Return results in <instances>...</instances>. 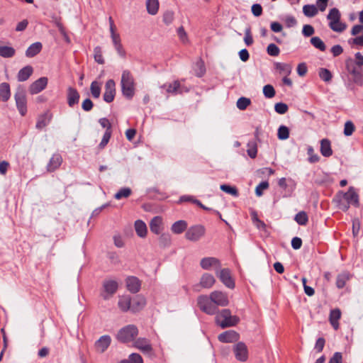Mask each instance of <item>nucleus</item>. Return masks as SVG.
I'll list each match as a JSON object with an SVG mask.
<instances>
[{"label": "nucleus", "mask_w": 363, "mask_h": 363, "mask_svg": "<svg viewBox=\"0 0 363 363\" xmlns=\"http://www.w3.org/2000/svg\"><path fill=\"white\" fill-rule=\"evenodd\" d=\"M335 201L338 208L343 211H347L350 205L359 206V195L353 186H350L345 193L338 192Z\"/></svg>", "instance_id": "f257e3e1"}, {"label": "nucleus", "mask_w": 363, "mask_h": 363, "mask_svg": "<svg viewBox=\"0 0 363 363\" xmlns=\"http://www.w3.org/2000/svg\"><path fill=\"white\" fill-rule=\"evenodd\" d=\"M121 86L123 95L131 99L135 93L136 83L133 75L129 70H123L121 74Z\"/></svg>", "instance_id": "f03ea898"}, {"label": "nucleus", "mask_w": 363, "mask_h": 363, "mask_svg": "<svg viewBox=\"0 0 363 363\" xmlns=\"http://www.w3.org/2000/svg\"><path fill=\"white\" fill-rule=\"evenodd\" d=\"M239 320V318L231 315L229 309H223L216 315V323L222 328L234 326Z\"/></svg>", "instance_id": "7ed1b4c3"}, {"label": "nucleus", "mask_w": 363, "mask_h": 363, "mask_svg": "<svg viewBox=\"0 0 363 363\" xmlns=\"http://www.w3.org/2000/svg\"><path fill=\"white\" fill-rule=\"evenodd\" d=\"M327 18L329 21V27L333 31L342 33L346 29L347 26L340 21L341 13L337 9L333 8L330 9Z\"/></svg>", "instance_id": "20e7f679"}, {"label": "nucleus", "mask_w": 363, "mask_h": 363, "mask_svg": "<svg viewBox=\"0 0 363 363\" xmlns=\"http://www.w3.org/2000/svg\"><path fill=\"white\" fill-rule=\"evenodd\" d=\"M138 334V330L134 325H126L120 329L116 335V339L121 342H129L135 339Z\"/></svg>", "instance_id": "39448f33"}, {"label": "nucleus", "mask_w": 363, "mask_h": 363, "mask_svg": "<svg viewBox=\"0 0 363 363\" xmlns=\"http://www.w3.org/2000/svg\"><path fill=\"white\" fill-rule=\"evenodd\" d=\"M16 108L19 113L24 116L28 111L27 108V96L25 90L18 87L14 94Z\"/></svg>", "instance_id": "423d86ee"}, {"label": "nucleus", "mask_w": 363, "mask_h": 363, "mask_svg": "<svg viewBox=\"0 0 363 363\" xmlns=\"http://www.w3.org/2000/svg\"><path fill=\"white\" fill-rule=\"evenodd\" d=\"M197 303L199 308L208 315H213L217 313V307L211 298H210V296H199L197 299Z\"/></svg>", "instance_id": "0eeeda50"}, {"label": "nucleus", "mask_w": 363, "mask_h": 363, "mask_svg": "<svg viewBox=\"0 0 363 363\" xmlns=\"http://www.w3.org/2000/svg\"><path fill=\"white\" fill-rule=\"evenodd\" d=\"M118 283L114 279H106L103 281L101 296L104 300L111 298L117 291Z\"/></svg>", "instance_id": "6e6552de"}, {"label": "nucleus", "mask_w": 363, "mask_h": 363, "mask_svg": "<svg viewBox=\"0 0 363 363\" xmlns=\"http://www.w3.org/2000/svg\"><path fill=\"white\" fill-rule=\"evenodd\" d=\"M206 233V228L201 225H196L190 227L185 233L186 240L191 242H197L202 238Z\"/></svg>", "instance_id": "1a4fd4ad"}, {"label": "nucleus", "mask_w": 363, "mask_h": 363, "mask_svg": "<svg viewBox=\"0 0 363 363\" xmlns=\"http://www.w3.org/2000/svg\"><path fill=\"white\" fill-rule=\"evenodd\" d=\"M233 352L238 361L245 362L248 359V348L244 342H239L234 345Z\"/></svg>", "instance_id": "9d476101"}, {"label": "nucleus", "mask_w": 363, "mask_h": 363, "mask_svg": "<svg viewBox=\"0 0 363 363\" xmlns=\"http://www.w3.org/2000/svg\"><path fill=\"white\" fill-rule=\"evenodd\" d=\"M111 337L108 335L101 336L94 343V348L96 353H104L110 346Z\"/></svg>", "instance_id": "9b49d317"}, {"label": "nucleus", "mask_w": 363, "mask_h": 363, "mask_svg": "<svg viewBox=\"0 0 363 363\" xmlns=\"http://www.w3.org/2000/svg\"><path fill=\"white\" fill-rule=\"evenodd\" d=\"M48 82V79L45 77H42L38 79L33 82L28 88V91L30 94L34 95L40 93L44 90Z\"/></svg>", "instance_id": "f8f14e48"}, {"label": "nucleus", "mask_w": 363, "mask_h": 363, "mask_svg": "<svg viewBox=\"0 0 363 363\" xmlns=\"http://www.w3.org/2000/svg\"><path fill=\"white\" fill-rule=\"evenodd\" d=\"M216 274L225 286L230 289L235 287V282L228 269H222L220 271H217Z\"/></svg>", "instance_id": "ddd939ff"}, {"label": "nucleus", "mask_w": 363, "mask_h": 363, "mask_svg": "<svg viewBox=\"0 0 363 363\" xmlns=\"http://www.w3.org/2000/svg\"><path fill=\"white\" fill-rule=\"evenodd\" d=\"M210 298L213 301L216 306H226L229 303L228 298L226 294L214 291L210 294Z\"/></svg>", "instance_id": "4468645a"}, {"label": "nucleus", "mask_w": 363, "mask_h": 363, "mask_svg": "<svg viewBox=\"0 0 363 363\" xmlns=\"http://www.w3.org/2000/svg\"><path fill=\"white\" fill-rule=\"evenodd\" d=\"M116 95V83L113 79H108L105 84L104 100L110 103L113 101Z\"/></svg>", "instance_id": "2eb2a0df"}, {"label": "nucleus", "mask_w": 363, "mask_h": 363, "mask_svg": "<svg viewBox=\"0 0 363 363\" xmlns=\"http://www.w3.org/2000/svg\"><path fill=\"white\" fill-rule=\"evenodd\" d=\"M134 347L140 350L143 353L150 355L152 353V347L150 340L140 337L134 342Z\"/></svg>", "instance_id": "dca6fc26"}, {"label": "nucleus", "mask_w": 363, "mask_h": 363, "mask_svg": "<svg viewBox=\"0 0 363 363\" xmlns=\"http://www.w3.org/2000/svg\"><path fill=\"white\" fill-rule=\"evenodd\" d=\"M162 88L166 89V91L168 94H182L184 91L187 92L189 91L188 89L182 86L179 81H174L172 83L165 84L162 86Z\"/></svg>", "instance_id": "f3484780"}, {"label": "nucleus", "mask_w": 363, "mask_h": 363, "mask_svg": "<svg viewBox=\"0 0 363 363\" xmlns=\"http://www.w3.org/2000/svg\"><path fill=\"white\" fill-rule=\"evenodd\" d=\"M239 334L232 330L222 333L218 337V340L224 343L235 342L239 340Z\"/></svg>", "instance_id": "a211bd4d"}, {"label": "nucleus", "mask_w": 363, "mask_h": 363, "mask_svg": "<svg viewBox=\"0 0 363 363\" xmlns=\"http://www.w3.org/2000/svg\"><path fill=\"white\" fill-rule=\"evenodd\" d=\"M150 229L152 233L160 235L164 230L163 219L161 216H155L150 222Z\"/></svg>", "instance_id": "6ab92c4d"}, {"label": "nucleus", "mask_w": 363, "mask_h": 363, "mask_svg": "<svg viewBox=\"0 0 363 363\" xmlns=\"http://www.w3.org/2000/svg\"><path fill=\"white\" fill-rule=\"evenodd\" d=\"M202 269L209 270L211 268L218 269L220 267V261L215 257H204L200 262Z\"/></svg>", "instance_id": "aec40b11"}, {"label": "nucleus", "mask_w": 363, "mask_h": 363, "mask_svg": "<svg viewBox=\"0 0 363 363\" xmlns=\"http://www.w3.org/2000/svg\"><path fill=\"white\" fill-rule=\"evenodd\" d=\"M125 284L128 290L131 293H137L140 291L141 283L135 277H129L125 279Z\"/></svg>", "instance_id": "412c9836"}, {"label": "nucleus", "mask_w": 363, "mask_h": 363, "mask_svg": "<svg viewBox=\"0 0 363 363\" xmlns=\"http://www.w3.org/2000/svg\"><path fill=\"white\" fill-rule=\"evenodd\" d=\"M62 162V158L59 154H54L50 158L49 163L47 166L48 172H53L61 165Z\"/></svg>", "instance_id": "4be33fe9"}, {"label": "nucleus", "mask_w": 363, "mask_h": 363, "mask_svg": "<svg viewBox=\"0 0 363 363\" xmlns=\"http://www.w3.org/2000/svg\"><path fill=\"white\" fill-rule=\"evenodd\" d=\"M118 308L123 312L128 311L129 309L131 310V298L129 296H121L118 297Z\"/></svg>", "instance_id": "5701e85b"}, {"label": "nucleus", "mask_w": 363, "mask_h": 363, "mask_svg": "<svg viewBox=\"0 0 363 363\" xmlns=\"http://www.w3.org/2000/svg\"><path fill=\"white\" fill-rule=\"evenodd\" d=\"M341 318V311L338 308L331 310L329 316V321L335 330L339 328V320Z\"/></svg>", "instance_id": "b1692460"}, {"label": "nucleus", "mask_w": 363, "mask_h": 363, "mask_svg": "<svg viewBox=\"0 0 363 363\" xmlns=\"http://www.w3.org/2000/svg\"><path fill=\"white\" fill-rule=\"evenodd\" d=\"M79 99V94L76 89L69 87L67 89V102L69 106L78 104Z\"/></svg>", "instance_id": "393cba45"}, {"label": "nucleus", "mask_w": 363, "mask_h": 363, "mask_svg": "<svg viewBox=\"0 0 363 363\" xmlns=\"http://www.w3.org/2000/svg\"><path fill=\"white\" fill-rule=\"evenodd\" d=\"M216 282V279L212 274L205 273L202 275L200 280V284L202 287L211 288Z\"/></svg>", "instance_id": "a878e982"}, {"label": "nucleus", "mask_w": 363, "mask_h": 363, "mask_svg": "<svg viewBox=\"0 0 363 363\" xmlns=\"http://www.w3.org/2000/svg\"><path fill=\"white\" fill-rule=\"evenodd\" d=\"M33 72V67L30 65H27L19 70L17 79L19 82L26 81L31 76Z\"/></svg>", "instance_id": "bb28decb"}, {"label": "nucleus", "mask_w": 363, "mask_h": 363, "mask_svg": "<svg viewBox=\"0 0 363 363\" xmlns=\"http://www.w3.org/2000/svg\"><path fill=\"white\" fill-rule=\"evenodd\" d=\"M146 305V300L143 296L135 297L133 301H131V311L133 312L139 311L142 310Z\"/></svg>", "instance_id": "cd10ccee"}, {"label": "nucleus", "mask_w": 363, "mask_h": 363, "mask_svg": "<svg viewBox=\"0 0 363 363\" xmlns=\"http://www.w3.org/2000/svg\"><path fill=\"white\" fill-rule=\"evenodd\" d=\"M111 37L116 52L120 56L124 57L125 55V52L121 44L120 35L118 33L116 35H111Z\"/></svg>", "instance_id": "c85d7f7f"}, {"label": "nucleus", "mask_w": 363, "mask_h": 363, "mask_svg": "<svg viewBox=\"0 0 363 363\" xmlns=\"http://www.w3.org/2000/svg\"><path fill=\"white\" fill-rule=\"evenodd\" d=\"M134 227H135V230L136 232V234L140 238H145L146 237L147 233V225L145 223V222H143L141 220H138L135 222Z\"/></svg>", "instance_id": "c756f323"}, {"label": "nucleus", "mask_w": 363, "mask_h": 363, "mask_svg": "<svg viewBox=\"0 0 363 363\" xmlns=\"http://www.w3.org/2000/svg\"><path fill=\"white\" fill-rule=\"evenodd\" d=\"M187 223L184 220H180L174 223L171 226V230L174 234H181L187 228Z\"/></svg>", "instance_id": "7c9ffc66"}, {"label": "nucleus", "mask_w": 363, "mask_h": 363, "mask_svg": "<svg viewBox=\"0 0 363 363\" xmlns=\"http://www.w3.org/2000/svg\"><path fill=\"white\" fill-rule=\"evenodd\" d=\"M275 68L277 71H279L280 74L284 76H289L292 71V67L289 64L282 63V62H277L274 65Z\"/></svg>", "instance_id": "2f4dec72"}, {"label": "nucleus", "mask_w": 363, "mask_h": 363, "mask_svg": "<svg viewBox=\"0 0 363 363\" xmlns=\"http://www.w3.org/2000/svg\"><path fill=\"white\" fill-rule=\"evenodd\" d=\"M320 152L324 157H330L333 154L330 142L328 139H323L320 141Z\"/></svg>", "instance_id": "473e14b6"}, {"label": "nucleus", "mask_w": 363, "mask_h": 363, "mask_svg": "<svg viewBox=\"0 0 363 363\" xmlns=\"http://www.w3.org/2000/svg\"><path fill=\"white\" fill-rule=\"evenodd\" d=\"M42 49V44L39 42L30 45L26 52V55L28 57H33L38 54Z\"/></svg>", "instance_id": "72a5a7b5"}, {"label": "nucleus", "mask_w": 363, "mask_h": 363, "mask_svg": "<svg viewBox=\"0 0 363 363\" xmlns=\"http://www.w3.org/2000/svg\"><path fill=\"white\" fill-rule=\"evenodd\" d=\"M11 96L10 86L6 82L0 84V99L4 101H7Z\"/></svg>", "instance_id": "f704fd0d"}, {"label": "nucleus", "mask_w": 363, "mask_h": 363, "mask_svg": "<svg viewBox=\"0 0 363 363\" xmlns=\"http://www.w3.org/2000/svg\"><path fill=\"white\" fill-rule=\"evenodd\" d=\"M51 119L50 116L48 113H44L40 115L37 121L35 127L38 130H42L48 125Z\"/></svg>", "instance_id": "c9c22d12"}, {"label": "nucleus", "mask_w": 363, "mask_h": 363, "mask_svg": "<svg viewBox=\"0 0 363 363\" xmlns=\"http://www.w3.org/2000/svg\"><path fill=\"white\" fill-rule=\"evenodd\" d=\"M159 1L158 0H147L146 8L149 14L155 15L159 10Z\"/></svg>", "instance_id": "e433bc0d"}, {"label": "nucleus", "mask_w": 363, "mask_h": 363, "mask_svg": "<svg viewBox=\"0 0 363 363\" xmlns=\"http://www.w3.org/2000/svg\"><path fill=\"white\" fill-rule=\"evenodd\" d=\"M16 50L7 45H0V56L4 58H10L15 55Z\"/></svg>", "instance_id": "4c0bfd02"}, {"label": "nucleus", "mask_w": 363, "mask_h": 363, "mask_svg": "<svg viewBox=\"0 0 363 363\" xmlns=\"http://www.w3.org/2000/svg\"><path fill=\"white\" fill-rule=\"evenodd\" d=\"M350 274L347 272H344L337 275L336 279V286L338 289L343 288L346 282L350 279Z\"/></svg>", "instance_id": "58836bf2"}, {"label": "nucleus", "mask_w": 363, "mask_h": 363, "mask_svg": "<svg viewBox=\"0 0 363 363\" xmlns=\"http://www.w3.org/2000/svg\"><path fill=\"white\" fill-rule=\"evenodd\" d=\"M318 6L313 4H307L303 7V13L307 17H313L317 15L318 12Z\"/></svg>", "instance_id": "ea45409f"}, {"label": "nucleus", "mask_w": 363, "mask_h": 363, "mask_svg": "<svg viewBox=\"0 0 363 363\" xmlns=\"http://www.w3.org/2000/svg\"><path fill=\"white\" fill-rule=\"evenodd\" d=\"M91 94L94 98H99L101 94V84L96 81H94L90 86Z\"/></svg>", "instance_id": "a19ab883"}, {"label": "nucleus", "mask_w": 363, "mask_h": 363, "mask_svg": "<svg viewBox=\"0 0 363 363\" xmlns=\"http://www.w3.org/2000/svg\"><path fill=\"white\" fill-rule=\"evenodd\" d=\"M311 43L320 51H325L326 46L323 41L319 37H313L311 39Z\"/></svg>", "instance_id": "79ce46f5"}, {"label": "nucleus", "mask_w": 363, "mask_h": 363, "mask_svg": "<svg viewBox=\"0 0 363 363\" xmlns=\"http://www.w3.org/2000/svg\"><path fill=\"white\" fill-rule=\"evenodd\" d=\"M277 136L279 140H284L289 137V130L285 125H281L278 129Z\"/></svg>", "instance_id": "37998d69"}, {"label": "nucleus", "mask_w": 363, "mask_h": 363, "mask_svg": "<svg viewBox=\"0 0 363 363\" xmlns=\"http://www.w3.org/2000/svg\"><path fill=\"white\" fill-rule=\"evenodd\" d=\"M248 155L251 158H255L257 155V143L255 141H250L247 143V150Z\"/></svg>", "instance_id": "c03bdc74"}, {"label": "nucleus", "mask_w": 363, "mask_h": 363, "mask_svg": "<svg viewBox=\"0 0 363 363\" xmlns=\"http://www.w3.org/2000/svg\"><path fill=\"white\" fill-rule=\"evenodd\" d=\"M131 192L132 191L130 188H122L115 194V199L120 200L123 198H127L131 194Z\"/></svg>", "instance_id": "a18cd8bd"}, {"label": "nucleus", "mask_w": 363, "mask_h": 363, "mask_svg": "<svg viewBox=\"0 0 363 363\" xmlns=\"http://www.w3.org/2000/svg\"><path fill=\"white\" fill-rule=\"evenodd\" d=\"M171 236L168 233H162L159 238L160 245L162 247L169 246L171 244Z\"/></svg>", "instance_id": "49530a36"}, {"label": "nucleus", "mask_w": 363, "mask_h": 363, "mask_svg": "<svg viewBox=\"0 0 363 363\" xmlns=\"http://www.w3.org/2000/svg\"><path fill=\"white\" fill-rule=\"evenodd\" d=\"M295 220L299 225H304L308 223V216L304 211H301L296 215Z\"/></svg>", "instance_id": "de8ad7c7"}, {"label": "nucleus", "mask_w": 363, "mask_h": 363, "mask_svg": "<svg viewBox=\"0 0 363 363\" xmlns=\"http://www.w3.org/2000/svg\"><path fill=\"white\" fill-rule=\"evenodd\" d=\"M250 103L251 101L250 99L241 97L237 101V107L240 110L243 111L247 108V107L250 104Z\"/></svg>", "instance_id": "09e8293b"}, {"label": "nucleus", "mask_w": 363, "mask_h": 363, "mask_svg": "<svg viewBox=\"0 0 363 363\" xmlns=\"http://www.w3.org/2000/svg\"><path fill=\"white\" fill-rule=\"evenodd\" d=\"M174 19V13L172 11H166L162 16L163 22L166 25L171 24Z\"/></svg>", "instance_id": "8fccbe9b"}, {"label": "nucleus", "mask_w": 363, "mask_h": 363, "mask_svg": "<svg viewBox=\"0 0 363 363\" xmlns=\"http://www.w3.org/2000/svg\"><path fill=\"white\" fill-rule=\"evenodd\" d=\"M319 77L325 82H328L332 79L331 72L325 68H321L319 70Z\"/></svg>", "instance_id": "3c124183"}, {"label": "nucleus", "mask_w": 363, "mask_h": 363, "mask_svg": "<svg viewBox=\"0 0 363 363\" xmlns=\"http://www.w3.org/2000/svg\"><path fill=\"white\" fill-rule=\"evenodd\" d=\"M267 52L269 55L276 57L279 55V48L274 43H270L267 48Z\"/></svg>", "instance_id": "603ef678"}, {"label": "nucleus", "mask_w": 363, "mask_h": 363, "mask_svg": "<svg viewBox=\"0 0 363 363\" xmlns=\"http://www.w3.org/2000/svg\"><path fill=\"white\" fill-rule=\"evenodd\" d=\"M354 130H355V127L352 121H348L345 123V127H344L345 135L350 136L351 135H352Z\"/></svg>", "instance_id": "864d4df0"}, {"label": "nucleus", "mask_w": 363, "mask_h": 363, "mask_svg": "<svg viewBox=\"0 0 363 363\" xmlns=\"http://www.w3.org/2000/svg\"><path fill=\"white\" fill-rule=\"evenodd\" d=\"M94 60L99 64L103 65L104 63V60L102 55L101 49L100 47H96L94 50Z\"/></svg>", "instance_id": "5fc2aeb1"}, {"label": "nucleus", "mask_w": 363, "mask_h": 363, "mask_svg": "<svg viewBox=\"0 0 363 363\" xmlns=\"http://www.w3.org/2000/svg\"><path fill=\"white\" fill-rule=\"evenodd\" d=\"M220 189L222 191H225V193H228L233 196H238V192L235 187H233V186H230L226 185V184H222L220 186Z\"/></svg>", "instance_id": "6e6d98bb"}, {"label": "nucleus", "mask_w": 363, "mask_h": 363, "mask_svg": "<svg viewBox=\"0 0 363 363\" xmlns=\"http://www.w3.org/2000/svg\"><path fill=\"white\" fill-rule=\"evenodd\" d=\"M263 94L267 98H272L275 95V90L272 85L267 84L263 87Z\"/></svg>", "instance_id": "4d7b16f0"}, {"label": "nucleus", "mask_w": 363, "mask_h": 363, "mask_svg": "<svg viewBox=\"0 0 363 363\" xmlns=\"http://www.w3.org/2000/svg\"><path fill=\"white\" fill-rule=\"evenodd\" d=\"M178 36L180 39V40L184 44H186L189 43L188 35L186 32L184 30V28L181 26L177 30Z\"/></svg>", "instance_id": "13d9d810"}, {"label": "nucleus", "mask_w": 363, "mask_h": 363, "mask_svg": "<svg viewBox=\"0 0 363 363\" xmlns=\"http://www.w3.org/2000/svg\"><path fill=\"white\" fill-rule=\"evenodd\" d=\"M289 108L288 106L284 103H277L274 106V110L279 114H284L287 112Z\"/></svg>", "instance_id": "bf43d9fd"}, {"label": "nucleus", "mask_w": 363, "mask_h": 363, "mask_svg": "<svg viewBox=\"0 0 363 363\" xmlns=\"http://www.w3.org/2000/svg\"><path fill=\"white\" fill-rule=\"evenodd\" d=\"M269 187V183L267 182H261L255 189V193L257 196H261L263 194V191L266 190Z\"/></svg>", "instance_id": "052dcab7"}, {"label": "nucleus", "mask_w": 363, "mask_h": 363, "mask_svg": "<svg viewBox=\"0 0 363 363\" xmlns=\"http://www.w3.org/2000/svg\"><path fill=\"white\" fill-rule=\"evenodd\" d=\"M308 154L309 155L308 161L311 163H315V162H318L319 161L320 157H319V156L318 155L314 154V151H313V147H309L308 148Z\"/></svg>", "instance_id": "680f3d73"}, {"label": "nucleus", "mask_w": 363, "mask_h": 363, "mask_svg": "<svg viewBox=\"0 0 363 363\" xmlns=\"http://www.w3.org/2000/svg\"><path fill=\"white\" fill-rule=\"evenodd\" d=\"M111 135V131L106 130V132L103 136V138L101 140V142L99 144V146L101 148H104L107 145V143H108V141L110 140Z\"/></svg>", "instance_id": "e2e57ef3"}, {"label": "nucleus", "mask_w": 363, "mask_h": 363, "mask_svg": "<svg viewBox=\"0 0 363 363\" xmlns=\"http://www.w3.org/2000/svg\"><path fill=\"white\" fill-rule=\"evenodd\" d=\"M314 32H315V30L312 26H311V25L303 26V30H302V33H303V35H305L306 37H309V36H311L312 35H313Z\"/></svg>", "instance_id": "0e129e2a"}, {"label": "nucleus", "mask_w": 363, "mask_h": 363, "mask_svg": "<svg viewBox=\"0 0 363 363\" xmlns=\"http://www.w3.org/2000/svg\"><path fill=\"white\" fill-rule=\"evenodd\" d=\"M252 13L254 16L258 17L262 15V7L259 4H255L252 6Z\"/></svg>", "instance_id": "69168bd1"}, {"label": "nucleus", "mask_w": 363, "mask_h": 363, "mask_svg": "<svg viewBox=\"0 0 363 363\" xmlns=\"http://www.w3.org/2000/svg\"><path fill=\"white\" fill-rule=\"evenodd\" d=\"M328 363H342V356L340 352H335L330 359Z\"/></svg>", "instance_id": "338daca9"}, {"label": "nucleus", "mask_w": 363, "mask_h": 363, "mask_svg": "<svg viewBox=\"0 0 363 363\" xmlns=\"http://www.w3.org/2000/svg\"><path fill=\"white\" fill-rule=\"evenodd\" d=\"M131 363H143L142 357L138 353H132L129 356Z\"/></svg>", "instance_id": "774afa93"}]
</instances>
